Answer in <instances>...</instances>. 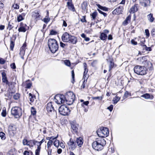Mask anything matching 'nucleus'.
<instances>
[{"mask_svg":"<svg viewBox=\"0 0 155 155\" xmlns=\"http://www.w3.org/2000/svg\"><path fill=\"white\" fill-rule=\"evenodd\" d=\"M64 64L67 66H70L71 65V63L69 60H66L64 61Z\"/></svg>","mask_w":155,"mask_h":155,"instance_id":"c03bdc74","label":"nucleus"},{"mask_svg":"<svg viewBox=\"0 0 155 155\" xmlns=\"http://www.w3.org/2000/svg\"><path fill=\"white\" fill-rule=\"evenodd\" d=\"M50 20V19L48 18H45L44 19V21L45 22L48 23Z\"/></svg>","mask_w":155,"mask_h":155,"instance_id":"e2e57ef3","label":"nucleus"},{"mask_svg":"<svg viewBox=\"0 0 155 155\" xmlns=\"http://www.w3.org/2000/svg\"><path fill=\"white\" fill-rule=\"evenodd\" d=\"M65 103L69 105L72 104L75 99V95L71 91L67 92L65 96Z\"/></svg>","mask_w":155,"mask_h":155,"instance_id":"20e7f679","label":"nucleus"},{"mask_svg":"<svg viewBox=\"0 0 155 155\" xmlns=\"http://www.w3.org/2000/svg\"><path fill=\"white\" fill-rule=\"evenodd\" d=\"M0 137L2 140H5L6 138L5 134L3 132H0Z\"/></svg>","mask_w":155,"mask_h":155,"instance_id":"72a5a7b5","label":"nucleus"},{"mask_svg":"<svg viewBox=\"0 0 155 155\" xmlns=\"http://www.w3.org/2000/svg\"><path fill=\"white\" fill-rule=\"evenodd\" d=\"M45 141V140L44 139H42L41 140L40 142H38V146L40 147L41 144L42 143Z\"/></svg>","mask_w":155,"mask_h":155,"instance_id":"bf43d9fd","label":"nucleus"},{"mask_svg":"<svg viewBox=\"0 0 155 155\" xmlns=\"http://www.w3.org/2000/svg\"><path fill=\"white\" fill-rule=\"evenodd\" d=\"M106 142L105 140L102 138H98L92 144V147L94 149L100 151L103 149L105 145Z\"/></svg>","mask_w":155,"mask_h":155,"instance_id":"f257e3e1","label":"nucleus"},{"mask_svg":"<svg viewBox=\"0 0 155 155\" xmlns=\"http://www.w3.org/2000/svg\"><path fill=\"white\" fill-rule=\"evenodd\" d=\"M1 115L3 117H5L6 115V112L5 110H4L3 109L2 110V111L1 113Z\"/></svg>","mask_w":155,"mask_h":155,"instance_id":"603ef678","label":"nucleus"},{"mask_svg":"<svg viewBox=\"0 0 155 155\" xmlns=\"http://www.w3.org/2000/svg\"><path fill=\"white\" fill-rule=\"evenodd\" d=\"M97 135L99 138L105 137H107L109 134V129L106 127H102L97 131Z\"/></svg>","mask_w":155,"mask_h":155,"instance_id":"39448f33","label":"nucleus"},{"mask_svg":"<svg viewBox=\"0 0 155 155\" xmlns=\"http://www.w3.org/2000/svg\"><path fill=\"white\" fill-rule=\"evenodd\" d=\"M52 141L51 140H49L47 144V146L48 148H49V147H50L52 144Z\"/></svg>","mask_w":155,"mask_h":155,"instance_id":"49530a36","label":"nucleus"},{"mask_svg":"<svg viewBox=\"0 0 155 155\" xmlns=\"http://www.w3.org/2000/svg\"><path fill=\"white\" fill-rule=\"evenodd\" d=\"M85 16H83L82 18L81 19V21L82 22H86L87 21L85 19Z\"/></svg>","mask_w":155,"mask_h":155,"instance_id":"3c124183","label":"nucleus"},{"mask_svg":"<svg viewBox=\"0 0 155 155\" xmlns=\"http://www.w3.org/2000/svg\"><path fill=\"white\" fill-rule=\"evenodd\" d=\"M104 33H101V35L100 37V39L103 40H106L107 38V35L106 34H105Z\"/></svg>","mask_w":155,"mask_h":155,"instance_id":"bb28decb","label":"nucleus"},{"mask_svg":"<svg viewBox=\"0 0 155 155\" xmlns=\"http://www.w3.org/2000/svg\"><path fill=\"white\" fill-rule=\"evenodd\" d=\"M59 145L60 147L62 148H64L65 147V146L63 143L61 142L60 143H59Z\"/></svg>","mask_w":155,"mask_h":155,"instance_id":"0e129e2a","label":"nucleus"},{"mask_svg":"<svg viewBox=\"0 0 155 155\" xmlns=\"http://www.w3.org/2000/svg\"><path fill=\"white\" fill-rule=\"evenodd\" d=\"M61 38L62 41L64 42H69L74 44L77 41V39L75 37L71 35L67 32L64 33L63 34Z\"/></svg>","mask_w":155,"mask_h":155,"instance_id":"f03ea898","label":"nucleus"},{"mask_svg":"<svg viewBox=\"0 0 155 155\" xmlns=\"http://www.w3.org/2000/svg\"><path fill=\"white\" fill-rule=\"evenodd\" d=\"M25 15L23 14L21 15H19L17 17V21L18 22H20L24 19V16Z\"/></svg>","mask_w":155,"mask_h":155,"instance_id":"c85d7f7f","label":"nucleus"},{"mask_svg":"<svg viewBox=\"0 0 155 155\" xmlns=\"http://www.w3.org/2000/svg\"><path fill=\"white\" fill-rule=\"evenodd\" d=\"M120 97L117 96H116L113 99V103L114 104H115L120 100Z\"/></svg>","mask_w":155,"mask_h":155,"instance_id":"a878e982","label":"nucleus"},{"mask_svg":"<svg viewBox=\"0 0 155 155\" xmlns=\"http://www.w3.org/2000/svg\"><path fill=\"white\" fill-rule=\"evenodd\" d=\"M59 141L58 140L56 139L54 142V145L56 147H58L59 145Z\"/></svg>","mask_w":155,"mask_h":155,"instance_id":"e433bc0d","label":"nucleus"},{"mask_svg":"<svg viewBox=\"0 0 155 155\" xmlns=\"http://www.w3.org/2000/svg\"><path fill=\"white\" fill-rule=\"evenodd\" d=\"M29 81V80H28L26 81V85L25 87L26 88H30L32 85V83L31 82L28 83V82Z\"/></svg>","mask_w":155,"mask_h":155,"instance_id":"c9c22d12","label":"nucleus"},{"mask_svg":"<svg viewBox=\"0 0 155 155\" xmlns=\"http://www.w3.org/2000/svg\"><path fill=\"white\" fill-rule=\"evenodd\" d=\"M11 114L13 115L15 118H18L22 114V110L21 108L17 107H14L12 109Z\"/></svg>","mask_w":155,"mask_h":155,"instance_id":"0eeeda50","label":"nucleus"},{"mask_svg":"<svg viewBox=\"0 0 155 155\" xmlns=\"http://www.w3.org/2000/svg\"><path fill=\"white\" fill-rule=\"evenodd\" d=\"M147 18L148 20L150 22L153 21L154 18L153 16V14L150 13L147 15Z\"/></svg>","mask_w":155,"mask_h":155,"instance_id":"cd10ccee","label":"nucleus"},{"mask_svg":"<svg viewBox=\"0 0 155 155\" xmlns=\"http://www.w3.org/2000/svg\"><path fill=\"white\" fill-rule=\"evenodd\" d=\"M71 127L72 132L75 134H77L79 127V125L76 123L73 122L71 124Z\"/></svg>","mask_w":155,"mask_h":155,"instance_id":"9b49d317","label":"nucleus"},{"mask_svg":"<svg viewBox=\"0 0 155 155\" xmlns=\"http://www.w3.org/2000/svg\"><path fill=\"white\" fill-rule=\"evenodd\" d=\"M5 62V60L2 58H0V64H4Z\"/></svg>","mask_w":155,"mask_h":155,"instance_id":"6e6d98bb","label":"nucleus"},{"mask_svg":"<svg viewBox=\"0 0 155 155\" xmlns=\"http://www.w3.org/2000/svg\"><path fill=\"white\" fill-rule=\"evenodd\" d=\"M8 130L10 135H13L15 133L16 129L15 127L10 125L8 126Z\"/></svg>","mask_w":155,"mask_h":155,"instance_id":"f3484780","label":"nucleus"},{"mask_svg":"<svg viewBox=\"0 0 155 155\" xmlns=\"http://www.w3.org/2000/svg\"><path fill=\"white\" fill-rule=\"evenodd\" d=\"M95 6L96 7L97 10H99V9L101 10H107V8L105 7L102 6L99 4H96Z\"/></svg>","mask_w":155,"mask_h":155,"instance_id":"393cba45","label":"nucleus"},{"mask_svg":"<svg viewBox=\"0 0 155 155\" xmlns=\"http://www.w3.org/2000/svg\"><path fill=\"white\" fill-rule=\"evenodd\" d=\"M26 47V45L24 44L23 46L20 48V51L19 54L21 58L24 59V55L25 52V48Z\"/></svg>","mask_w":155,"mask_h":155,"instance_id":"dca6fc26","label":"nucleus"},{"mask_svg":"<svg viewBox=\"0 0 155 155\" xmlns=\"http://www.w3.org/2000/svg\"><path fill=\"white\" fill-rule=\"evenodd\" d=\"M137 60L140 64L146 67H147L151 64V63L147 61V57L146 56L139 58H137Z\"/></svg>","mask_w":155,"mask_h":155,"instance_id":"9d476101","label":"nucleus"},{"mask_svg":"<svg viewBox=\"0 0 155 155\" xmlns=\"http://www.w3.org/2000/svg\"><path fill=\"white\" fill-rule=\"evenodd\" d=\"M87 2H84L81 5V8L82 10L87 9Z\"/></svg>","mask_w":155,"mask_h":155,"instance_id":"c756f323","label":"nucleus"},{"mask_svg":"<svg viewBox=\"0 0 155 155\" xmlns=\"http://www.w3.org/2000/svg\"><path fill=\"white\" fill-rule=\"evenodd\" d=\"M83 65L84 66V72L83 79H84V82H85V81H87L88 77V75L87 74L88 69L87 68V65L86 63H84L83 64Z\"/></svg>","mask_w":155,"mask_h":155,"instance_id":"ddd939ff","label":"nucleus"},{"mask_svg":"<svg viewBox=\"0 0 155 155\" xmlns=\"http://www.w3.org/2000/svg\"><path fill=\"white\" fill-rule=\"evenodd\" d=\"M99 12L101 14H103L104 16L105 17L107 16V14L103 12H102L101 10H98Z\"/></svg>","mask_w":155,"mask_h":155,"instance_id":"69168bd1","label":"nucleus"},{"mask_svg":"<svg viewBox=\"0 0 155 155\" xmlns=\"http://www.w3.org/2000/svg\"><path fill=\"white\" fill-rule=\"evenodd\" d=\"M41 149V147L38 146L37 149L35 150V155H39V153L40 152Z\"/></svg>","mask_w":155,"mask_h":155,"instance_id":"58836bf2","label":"nucleus"},{"mask_svg":"<svg viewBox=\"0 0 155 155\" xmlns=\"http://www.w3.org/2000/svg\"><path fill=\"white\" fill-rule=\"evenodd\" d=\"M20 97V94L19 93H16L13 96L14 99L15 100H17Z\"/></svg>","mask_w":155,"mask_h":155,"instance_id":"4c0bfd02","label":"nucleus"},{"mask_svg":"<svg viewBox=\"0 0 155 155\" xmlns=\"http://www.w3.org/2000/svg\"><path fill=\"white\" fill-rule=\"evenodd\" d=\"M140 2L142 6L146 7L149 5L150 1V0H140Z\"/></svg>","mask_w":155,"mask_h":155,"instance_id":"6ab92c4d","label":"nucleus"},{"mask_svg":"<svg viewBox=\"0 0 155 155\" xmlns=\"http://www.w3.org/2000/svg\"><path fill=\"white\" fill-rule=\"evenodd\" d=\"M131 18V15L130 14L126 18L125 20L123 22V25L125 26L127 25L128 22H129L130 21Z\"/></svg>","mask_w":155,"mask_h":155,"instance_id":"412c9836","label":"nucleus"},{"mask_svg":"<svg viewBox=\"0 0 155 155\" xmlns=\"http://www.w3.org/2000/svg\"><path fill=\"white\" fill-rule=\"evenodd\" d=\"M118 9L119 10H122L124 9V8L123 6L120 5H118L117 7Z\"/></svg>","mask_w":155,"mask_h":155,"instance_id":"774afa93","label":"nucleus"},{"mask_svg":"<svg viewBox=\"0 0 155 155\" xmlns=\"http://www.w3.org/2000/svg\"><path fill=\"white\" fill-rule=\"evenodd\" d=\"M58 110L60 114L64 116L69 115L70 112L69 108L64 105H61L59 108Z\"/></svg>","mask_w":155,"mask_h":155,"instance_id":"6e6552de","label":"nucleus"},{"mask_svg":"<svg viewBox=\"0 0 155 155\" xmlns=\"http://www.w3.org/2000/svg\"><path fill=\"white\" fill-rule=\"evenodd\" d=\"M15 45L14 42L12 41H11L10 44V48L12 50L13 49Z\"/></svg>","mask_w":155,"mask_h":155,"instance_id":"ea45409f","label":"nucleus"},{"mask_svg":"<svg viewBox=\"0 0 155 155\" xmlns=\"http://www.w3.org/2000/svg\"><path fill=\"white\" fill-rule=\"evenodd\" d=\"M103 96H101L100 97H92V98L94 100H101L103 99Z\"/></svg>","mask_w":155,"mask_h":155,"instance_id":"f704fd0d","label":"nucleus"},{"mask_svg":"<svg viewBox=\"0 0 155 155\" xmlns=\"http://www.w3.org/2000/svg\"><path fill=\"white\" fill-rule=\"evenodd\" d=\"M29 141L26 139H24L23 140V143L24 145H29V144L28 143Z\"/></svg>","mask_w":155,"mask_h":155,"instance_id":"a18cd8bd","label":"nucleus"},{"mask_svg":"<svg viewBox=\"0 0 155 155\" xmlns=\"http://www.w3.org/2000/svg\"><path fill=\"white\" fill-rule=\"evenodd\" d=\"M56 34L57 32L55 31H54L53 30H52L51 31L50 34L51 35H55Z\"/></svg>","mask_w":155,"mask_h":155,"instance_id":"13d9d810","label":"nucleus"},{"mask_svg":"<svg viewBox=\"0 0 155 155\" xmlns=\"http://www.w3.org/2000/svg\"><path fill=\"white\" fill-rule=\"evenodd\" d=\"M141 96L146 99L152 100L154 98V97L152 95L148 93L144 94Z\"/></svg>","mask_w":155,"mask_h":155,"instance_id":"aec40b11","label":"nucleus"},{"mask_svg":"<svg viewBox=\"0 0 155 155\" xmlns=\"http://www.w3.org/2000/svg\"><path fill=\"white\" fill-rule=\"evenodd\" d=\"M67 5L68 8L70 9L73 10L74 9V7L72 4L71 0H68V2H67Z\"/></svg>","mask_w":155,"mask_h":155,"instance_id":"5701e85b","label":"nucleus"},{"mask_svg":"<svg viewBox=\"0 0 155 155\" xmlns=\"http://www.w3.org/2000/svg\"><path fill=\"white\" fill-rule=\"evenodd\" d=\"M13 23H11L10 22H9L8 27V28L10 30L12 29L13 26Z\"/></svg>","mask_w":155,"mask_h":155,"instance_id":"79ce46f5","label":"nucleus"},{"mask_svg":"<svg viewBox=\"0 0 155 155\" xmlns=\"http://www.w3.org/2000/svg\"><path fill=\"white\" fill-rule=\"evenodd\" d=\"M145 33L146 37L147 38L149 37L150 36V33L149 30L148 29H145Z\"/></svg>","mask_w":155,"mask_h":155,"instance_id":"09e8293b","label":"nucleus"},{"mask_svg":"<svg viewBox=\"0 0 155 155\" xmlns=\"http://www.w3.org/2000/svg\"><path fill=\"white\" fill-rule=\"evenodd\" d=\"M13 7L15 9H18L19 8V6L17 4H14L13 5Z\"/></svg>","mask_w":155,"mask_h":155,"instance_id":"864d4df0","label":"nucleus"},{"mask_svg":"<svg viewBox=\"0 0 155 155\" xmlns=\"http://www.w3.org/2000/svg\"><path fill=\"white\" fill-rule=\"evenodd\" d=\"M48 45L50 50L52 53H55L58 49V45L57 41L54 39H49Z\"/></svg>","mask_w":155,"mask_h":155,"instance_id":"7ed1b4c3","label":"nucleus"},{"mask_svg":"<svg viewBox=\"0 0 155 155\" xmlns=\"http://www.w3.org/2000/svg\"><path fill=\"white\" fill-rule=\"evenodd\" d=\"M107 109L111 112L113 109V105H111L107 108Z\"/></svg>","mask_w":155,"mask_h":155,"instance_id":"052dcab7","label":"nucleus"},{"mask_svg":"<svg viewBox=\"0 0 155 155\" xmlns=\"http://www.w3.org/2000/svg\"><path fill=\"white\" fill-rule=\"evenodd\" d=\"M32 16L34 17L36 20L40 19L41 18V16L38 12H33L32 14Z\"/></svg>","mask_w":155,"mask_h":155,"instance_id":"4be33fe9","label":"nucleus"},{"mask_svg":"<svg viewBox=\"0 0 155 155\" xmlns=\"http://www.w3.org/2000/svg\"><path fill=\"white\" fill-rule=\"evenodd\" d=\"M31 114L33 115L34 116L36 115V111L35 109L33 107H32L31 108Z\"/></svg>","mask_w":155,"mask_h":155,"instance_id":"473e14b6","label":"nucleus"},{"mask_svg":"<svg viewBox=\"0 0 155 155\" xmlns=\"http://www.w3.org/2000/svg\"><path fill=\"white\" fill-rule=\"evenodd\" d=\"M151 33L153 36L155 37V28H153L151 31Z\"/></svg>","mask_w":155,"mask_h":155,"instance_id":"de8ad7c7","label":"nucleus"},{"mask_svg":"<svg viewBox=\"0 0 155 155\" xmlns=\"http://www.w3.org/2000/svg\"><path fill=\"white\" fill-rule=\"evenodd\" d=\"M19 32H25L26 31V29L23 26L20 27L18 29Z\"/></svg>","mask_w":155,"mask_h":155,"instance_id":"2f4dec72","label":"nucleus"},{"mask_svg":"<svg viewBox=\"0 0 155 155\" xmlns=\"http://www.w3.org/2000/svg\"><path fill=\"white\" fill-rule=\"evenodd\" d=\"M89 103V102L88 101H84V102H83V103L81 104V106L82 107H84V105L87 106V105H88Z\"/></svg>","mask_w":155,"mask_h":155,"instance_id":"8fccbe9b","label":"nucleus"},{"mask_svg":"<svg viewBox=\"0 0 155 155\" xmlns=\"http://www.w3.org/2000/svg\"><path fill=\"white\" fill-rule=\"evenodd\" d=\"M47 109L48 112H53L54 114H56V111L54 109V107L52 105V102L48 103L47 105Z\"/></svg>","mask_w":155,"mask_h":155,"instance_id":"2eb2a0df","label":"nucleus"},{"mask_svg":"<svg viewBox=\"0 0 155 155\" xmlns=\"http://www.w3.org/2000/svg\"><path fill=\"white\" fill-rule=\"evenodd\" d=\"M121 10H113L112 13L114 15L119 14L121 13Z\"/></svg>","mask_w":155,"mask_h":155,"instance_id":"a19ab883","label":"nucleus"},{"mask_svg":"<svg viewBox=\"0 0 155 155\" xmlns=\"http://www.w3.org/2000/svg\"><path fill=\"white\" fill-rule=\"evenodd\" d=\"M134 72L137 74L142 75L147 73L146 68L143 66H136L134 67Z\"/></svg>","mask_w":155,"mask_h":155,"instance_id":"423d86ee","label":"nucleus"},{"mask_svg":"<svg viewBox=\"0 0 155 155\" xmlns=\"http://www.w3.org/2000/svg\"><path fill=\"white\" fill-rule=\"evenodd\" d=\"M11 68L13 69H15L16 68V66L15 63H13L10 64Z\"/></svg>","mask_w":155,"mask_h":155,"instance_id":"680f3d73","label":"nucleus"},{"mask_svg":"<svg viewBox=\"0 0 155 155\" xmlns=\"http://www.w3.org/2000/svg\"><path fill=\"white\" fill-rule=\"evenodd\" d=\"M2 80L3 83L6 85H9V82L7 79V78L6 76V74L5 72H3L2 73Z\"/></svg>","mask_w":155,"mask_h":155,"instance_id":"4468645a","label":"nucleus"},{"mask_svg":"<svg viewBox=\"0 0 155 155\" xmlns=\"http://www.w3.org/2000/svg\"><path fill=\"white\" fill-rule=\"evenodd\" d=\"M131 43L134 45H137V42L135 41L134 40H132L131 41Z\"/></svg>","mask_w":155,"mask_h":155,"instance_id":"338daca9","label":"nucleus"},{"mask_svg":"<svg viewBox=\"0 0 155 155\" xmlns=\"http://www.w3.org/2000/svg\"><path fill=\"white\" fill-rule=\"evenodd\" d=\"M65 96L63 94H58L54 97V101L58 104H61L65 103Z\"/></svg>","mask_w":155,"mask_h":155,"instance_id":"1a4fd4ad","label":"nucleus"},{"mask_svg":"<svg viewBox=\"0 0 155 155\" xmlns=\"http://www.w3.org/2000/svg\"><path fill=\"white\" fill-rule=\"evenodd\" d=\"M129 95V93L127 91L125 92L124 96V99L128 97Z\"/></svg>","mask_w":155,"mask_h":155,"instance_id":"4d7b16f0","label":"nucleus"},{"mask_svg":"<svg viewBox=\"0 0 155 155\" xmlns=\"http://www.w3.org/2000/svg\"><path fill=\"white\" fill-rule=\"evenodd\" d=\"M114 63L113 62L110 61L109 64V71L114 67Z\"/></svg>","mask_w":155,"mask_h":155,"instance_id":"37998d69","label":"nucleus"},{"mask_svg":"<svg viewBox=\"0 0 155 155\" xmlns=\"http://www.w3.org/2000/svg\"><path fill=\"white\" fill-rule=\"evenodd\" d=\"M67 143L69 148L71 149L72 150H74L77 147V146L75 143L71 138L70 139Z\"/></svg>","mask_w":155,"mask_h":155,"instance_id":"f8f14e48","label":"nucleus"},{"mask_svg":"<svg viewBox=\"0 0 155 155\" xmlns=\"http://www.w3.org/2000/svg\"><path fill=\"white\" fill-rule=\"evenodd\" d=\"M35 99V95L32 94L31 93H30L29 94V99L30 101V104L33 103Z\"/></svg>","mask_w":155,"mask_h":155,"instance_id":"b1692460","label":"nucleus"},{"mask_svg":"<svg viewBox=\"0 0 155 155\" xmlns=\"http://www.w3.org/2000/svg\"><path fill=\"white\" fill-rule=\"evenodd\" d=\"M130 10H138L137 5H134L132 7Z\"/></svg>","mask_w":155,"mask_h":155,"instance_id":"5fc2aeb1","label":"nucleus"},{"mask_svg":"<svg viewBox=\"0 0 155 155\" xmlns=\"http://www.w3.org/2000/svg\"><path fill=\"white\" fill-rule=\"evenodd\" d=\"M90 15L91 16V18H92V20H94L97 15V12L95 11Z\"/></svg>","mask_w":155,"mask_h":155,"instance_id":"7c9ffc66","label":"nucleus"},{"mask_svg":"<svg viewBox=\"0 0 155 155\" xmlns=\"http://www.w3.org/2000/svg\"><path fill=\"white\" fill-rule=\"evenodd\" d=\"M76 142L79 147H81L83 143V138L81 137H79L77 138Z\"/></svg>","mask_w":155,"mask_h":155,"instance_id":"a211bd4d","label":"nucleus"}]
</instances>
